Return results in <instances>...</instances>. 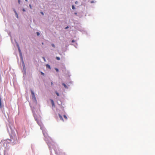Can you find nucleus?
Instances as JSON below:
<instances>
[{
	"label": "nucleus",
	"instance_id": "1",
	"mask_svg": "<svg viewBox=\"0 0 155 155\" xmlns=\"http://www.w3.org/2000/svg\"><path fill=\"white\" fill-rule=\"evenodd\" d=\"M11 141L13 144H15L17 142V139L16 137L11 138Z\"/></svg>",
	"mask_w": 155,
	"mask_h": 155
},
{
	"label": "nucleus",
	"instance_id": "2",
	"mask_svg": "<svg viewBox=\"0 0 155 155\" xmlns=\"http://www.w3.org/2000/svg\"><path fill=\"white\" fill-rule=\"evenodd\" d=\"M31 93L33 98L35 99L36 97H35V96L34 92L32 90H31Z\"/></svg>",
	"mask_w": 155,
	"mask_h": 155
},
{
	"label": "nucleus",
	"instance_id": "3",
	"mask_svg": "<svg viewBox=\"0 0 155 155\" xmlns=\"http://www.w3.org/2000/svg\"><path fill=\"white\" fill-rule=\"evenodd\" d=\"M51 101L53 107H54V101L52 99H51Z\"/></svg>",
	"mask_w": 155,
	"mask_h": 155
},
{
	"label": "nucleus",
	"instance_id": "4",
	"mask_svg": "<svg viewBox=\"0 0 155 155\" xmlns=\"http://www.w3.org/2000/svg\"><path fill=\"white\" fill-rule=\"evenodd\" d=\"M62 85L64 87L66 88H68V87L64 83H63L62 84Z\"/></svg>",
	"mask_w": 155,
	"mask_h": 155
},
{
	"label": "nucleus",
	"instance_id": "5",
	"mask_svg": "<svg viewBox=\"0 0 155 155\" xmlns=\"http://www.w3.org/2000/svg\"><path fill=\"white\" fill-rule=\"evenodd\" d=\"M58 115H59V116L60 119L61 120H62L63 121H64V120L63 119V118L62 116L60 114H59Z\"/></svg>",
	"mask_w": 155,
	"mask_h": 155
},
{
	"label": "nucleus",
	"instance_id": "6",
	"mask_svg": "<svg viewBox=\"0 0 155 155\" xmlns=\"http://www.w3.org/2000/svg\"><path fill=\"white\" fill-rule=\"evenodd\" d=\"M46 67L47 68H48L49 69H51L50 66L48 64H47L46 65Z\"/></svg>",
	"mask_w": 155,
	"mask_h": 155
},
{
	"label": "nucleus",
	"instance_id": "7",
	"mask_svg": "<svg viewBox=\"0 0 155 155\" xmlns=\"http://www.w3.org/2000/svg\"><path fill=\"white\" fill-rule=\"evenodd\" d=\"M17 46L18 47V50H20V47L19 46V45H18V44L17 43Z\"/></svg>",
	"mask_w": 155,
	"mask_h": 155
},
{
	"label": "nucleus",
	"instance_id": "8",
	"mask_svg": "<svg viewBox=\"0 0 155 155\" xmlns=\"http://www.w3.org/2000/svg\"><path fill=\"white\" fill-rule=\"evenodd\" d=\"M19 52L20 55L21 56H22V54L21 52V49L18 50Z\"/></svg>",
	"mask_w": 155,
	"mask_h": 155
},
{
	"label": "nucleus",
	"instance_id": "9",
	"mask_svg": "<svg viewBox=\"0 0 155 155\" xmlns=\"http://www.w3.org/2000/svg\"><path fill=\"white\" fill-rule=\"evenodd\" d=\"M95 2H96V1H91V3H95Z\"/></svg>",
	"mask_w": 155,
	"mask_h": 155
},
{
	"label": "nucleus",
	"instance_id": "10",
	"mask_svg": "<svg viewBox=\"0 0 155 155\" xmlns=\"http://www.w3.org/2000/svg\"><path fill=\"white\" fill-rule=\"evenodd\" d=\"M55 93H56V95H57V96H59V93L58 92H57V91H56L55 92Z\"/></svg>",
	"mask_w": 155,
	"mask_h": 155
},
{
	"label": "nucleus",
	"instance_id": "11",
	"mask_svg": "<svg viewBox=\"0 0 155 155\" xmlns=\"http://www.w3.org/2000/svg\"><path fill=\"white\" fill-rule=\"evenodd\" d=\"M56 59L58 60H60V58L59 57H56Z\"/></svg>",
	"mask_w": 155,
	"mask_h": 155
},
{
	"label": "nucleus",
	"instance_id": "12",
	"mask_svg": "<svg viewBox=\"0 0 155 155\" xmlns=\"http://www.w3.org/2000/svg\"><path fill=\"white\" fill-rule=\"evenodd\" d=\"M64 117L65 118V119H66V120L67 119V117L65 115H64Z\"/></svg>",
	"mask_w": 155,
	"mask_h": 155
},
{
	"label": "nucleus",
	"instance_id": "13",
	"mask_svg": "<svg viewBox=\"0 0 155 155\" xmlns=\"http://www.w3.org/2000/svg\"><path fill=\"white\" fill-rule=\"evenodd\" d=\"M72 9H75V7H74V5H72Z\"/></svg>",
	"mask_w": 155,
	"mask_h": 155
},
{
	"label": "nucleus",
	"instance_id": "14",
	"mask_svg": "<svg viewBox=\"0 0 155 155\" xmlns=\"http://www.w3.org/2000/svg\"><path fill=\"white\" fill-rule=\"evenodd\" d=\"M15 14V15H16V17L17 18H18V15L17 13L16 14Z\"/></svg>",
	"mask_w": 155,
	"mask_h": 155
},
{
	"label": "nucleus",
	"instance_id": "15",
	"mask_svg": "<svg viewBox=\"0 0 155 155\" xmlns=\"http://www.w3.org/2000/svg\"><path fill=\"white\" fill-rule=\"evenodd\" d=\"M55 70L57 72H58V71L59 70H58V69L57 68H55Z\"/></svg>",
	"mask_w": 155,
	"mask_h": 155
},
{
	"label": "nucleus",
	"instance_id": "16",
	"mask_svg": "<svg viewBox=\"0 0 155 155\" xmlns=\"http://www.w3.org/2000/svg\"><path fill=\"white\" fill-rule=\"evenodd\" d=\"M51 45L53 47H54V48L55 47V45L54 44H52Z\"/></svg>",
	"mask_w": 155,
	"mask_h": 155
},
{
	"label": "nucleus",
	"instance_id": "17",
	"mask_svg": "<svg viewBox=\"0 0 155 155\" xmlns=\"http://www.w3.org/2000/svg\"><path fill=\"white\" fill-rule=\"evenodd\" d=\"M41 75H42L44 76L45 75L44 73H43V72H41Z\"/></svg>",
	"mask_w": 155,
	"mask_h": 155
},
{
	"label": "nucleus",
	"instance_id": "18",
	"mask_svg": "<svg viewBox=\"0 0 155 155\" xmlns=\"http://www.w3.org/2000/svg\"><path fill=\"white\" fill-rule=\"evenodd\" d=\"M36 33H37V35L38 36L40 35V34H39V33L38 32H37Z\"/></svg>",
	"mask_w": 155,
	"mask_h": 155
},
{
	"label": "nucleus",
	"instance_id": "19",
	"mask_svg": "<svg viewBox=\"0 0 155 155\" xmlns=\"http://www.w3.org/2000/svg\"><path fill=\"white\" fill-rule=\"evenodd\" d=\"M14 12H15V14H16V13H17V12H16V11H15V9H14Z\"/></svg>",
	"mask_w": 155,
	"mask_h": 155
},
{
	"label": "nucleus",
	"instance_id": "20",
	"mask_svg": "<svg viewBox=\"0 0 155 155\" xmlns=\"http://www.w3.org/2000/svg\"><path fill=\"white\" fill-rule=\"evenodd\" d=\"M14 12H15V14H16V13H17V12H16V11H15V9H14Z\"/></svg>",
	"mask_w": 155,
	"mask_h": 155
},
{
	"label": "nucleus",
	"instance_id": "21",
	"mask_svg": "<svg viewBox=\"0 0 155 155\" xmlns=\"http://www.w3.org/2000/svg\"><path fill=\"white\" fill-rule=\"evenodd\" d=\"M18 3L19 4H20V0H18Z\"/></svg>",
	"mask_w": 155,
	"mask_h": 155
},
{
	"label": "nucleus",
	"instance_id": "22",
	"mask_svg": "<svg viewBox=\"0 0 155 155\" xmlns=\"http://www.w3.org/2000/svg\"><path fill=\"white\" fill-rule=\"evenodd\" d=\"M78 2H77V1H76L75 2V4H77L78 3Z\"/></svg>",
	"mask_w": 155,
	"mask_h": 155
},
{
	"label": "nucleus",
	"instance_id": "23",
	"mask_svg": "<svg viewBox=\"0 0 155 155\" xmlns=\"http://www.w3.org/2000/svg\"><path fill=\"white\" fill-rule=\"evenodd\" d=\"M29 7L30 8H31V5H29Z\"/></svg>",
	"mask_w": 155,
	"mask_h": 155
},
{
	"label": "nucleus",
	"instance_id": "24",
	"mask_svg": "<svg viewBox=\"0 0 155 155\" xmlns=\"http://www.w3.org/2000/svg\"><path fill=\"white\" fill-rule=\"evenodd\" d=\"M51 86H52L53 85V83L52 82H51Z\"/></svg>",
	"mask_w": 155,
	"mask_h": 155
},
{
	"label": "nucleus",
	"instance_id": "25",
	"mask_svg": "<svg viewBox=\"0 0 155 155\" xmlns=\"http://www.w3.org/2000/svg\"><path fill=\"white\" fill-rule=\"evenodd\" d=\"M75 42V41L74 40H72L71 41L72 42Z\"/></svg>",
	"mask_w": 155,
	"mask_h": 155
},
{
	"label": "nucleus",
	"instance_id": "26",
	"mask_svg": "<svg viewBox=\"0 0 155 155\" xmlns=\"http://www.w3.org/2000/svg\"><path fill=\"white\" fill-rule=\"evenodd\" d=\"M68 28V26H67L65 28V29H66Z\"/></svg>",
	"mask_w": 155,
	"mask_h": 155
},
{
	"label": "nucleus",
	"instance_id": "27",
	"mask_svg": "<svg viewBox=\"0 0 155 155\" xmlns=\"http://www.w3.org/2000/svg\"><path fill=\"white\" fill-rule=\"evenodd\" d=\"M23 11H24V12H25V9H23Z\"/></svg>",
	"mask_w": 155,
	"mask_h": 155
},
{
	"label": "nucleus",
	"instance_id": "28",
	"mask_svg": "<svg viewBox=\"0 0 155 155\" xmlns=\"http://www.w3.org/2000/svg\"><path fill=\"white\" fill-rule=\"evenodd\" d=\"M41 13L42 15H44V13L42 12H41Z\"/></svg>",
	"mask_w": 155,
	"mask_h": 155
},
{
	"label": "nucleus",
	"instance_id": "29",
	"mask_svg": "<svg viewBox=\"0 0 155 155\" xmlns=\"http://www.w3.org/2000/svg\"><path fill=\"white\" fill-rule=\"evenodd\" d=\"M43 59H44V60L45 61V58H43Z\"/></svg>",
	"mask_w": 155,
	"mask_h": 155
},
{
	"label": "nucleus",
	"instance_id": "30",
	"mask_svg": "<svg viewBox=\"0 0 155 155\" xmlns=\"http://www.w3.org/2000/svg\"><path fill=\"white\" fill-rule=\"evenodd\" d=\"M25 1L27 2L28 1V0H25Z\"/></svg>",
	"mask_w": 155,
	"mask_h": 155
}]
</instances>
